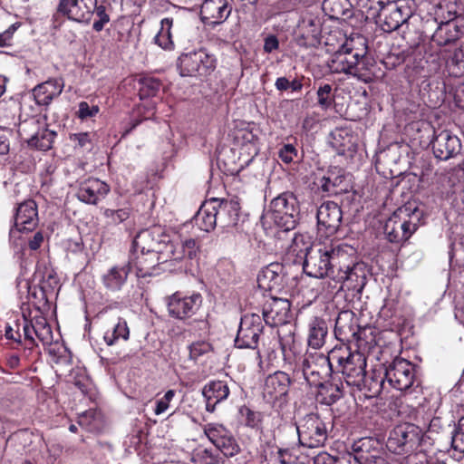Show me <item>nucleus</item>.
<instances>
[{
  "label": "nucleus",
  "mask_w": 464,
  "mask_h": 464,
  "mask_svg": "<svg viewBox=\"0 0 464 464\" xmlns=\"http://www.w3.org/2000/svg\"><path fill=\"white\" fill-rule=\"evenodd\" d=\"M140 96L141 99L145 97L154 96L160 89V82L153 78H145L140 82Z\"/></svg>",
  "instance_id": "5fc2aeb1"
},
{
  "label": "nucleus",
  "mask_w": 464,
  "mask_h": 464,
  "mask_svg": "<svg viewBox=\"0 0 464 464\" xmlns=\"http://www.w3.org/2000/svg\"><path fill=\"white\" fill-rule=\"evenodd\" d=\"M421 212L418 208L405 205L398 208L386 220L384 233L390 242L400 243L409 239L417 230Z\"/></svg>",
  "instance_id": "20e7f679"
},
{
  "label": "nucleus",
  "mask_w": 464,
  "mask_h": 464,
  "mask_svg": "<svg viewBox=\"0 0 464 464\" xmlns=\"http://www.w3.org/2000/svg\"><path fill=\"white\" fill-rule=\"evenodd\" d=\"M412 4L410 0H387L377 15L382 29L392 32L405 24L413 14Z\"/></svg>",
  "instance_id": "1a4fd4ad"
},
{
  "label": "nucleus",
  "mask_w": 464,
  "mask_h": 464,
  "mask_svg": "<svg viewBox=\"0 0 464 464\" xmlns=\"http://www.w3.org/2000/svg\"><path fill=\"white\" fill-rule=\"evenodd\" d=\"M353 39H346L339 49L327 62V66L333 73L351 74L354 61L358 56V49L354 47Z\"/></svg>",
  "instance_id": "f3484780"
},
{
  "label": "nucleus",
  "mask_w": 464,
  "mask_h": 464,
  "mask_svg": "<svg viewBox=\"0 0 464 464\" xmlns=\"http://www.w3.org/2000/svg\"><path fill=\"white\" fill-rule=\"evenodd\" d=\"M316 387H319L318 396L321 399L322 403L326 405H332L336 402L343 396V384L337 382H326L322 383Z\"/></svg>",
  "instance_id": "ea45409f"
},
{
  "label": "nucleus",
  "mask_w": 464,
  "mask_h": 464,
  "mask_svg": "<svg viewBox=\"0 0 464 464\" xmlns=\"http://www.w3.org/2000/svg\"><path fill=\"white\" fill-rule=\"evenodd\" d=\"M68 11V18L77 22L88 20L92 14V8L87 5L85 0H81V2L77 0L72 10Z\"/></svg>",
  "instance_id": "8fccbe9b"
},
{
  "label": "nucleus",
  "mask_w": 464,
  "mask_h": 464,
  "mask_svg": "<svg viewBox=\"0 0 464 464\" xmlns=\"http://www.w3.org/2000/svg\"><path fill=\"white\" fill-rule=\"evenodd\" d=\"M178 68L182 77H205L216 68V58L206 49L183 53L179 57Z\"/></svg>",
  "instance_id": "6e6552de"
},
{
  "label": "nucleus",
  "mask_w": 464,
  "mask_h": 464,
  "mask_svg": "<svg viewBox=\"0 0 464 464\" xmlns=\"http://www.w3.org/2000/svg\"><path fill=\"white\" fill-rule=\"evenodd\" d=\"M174 26L172 17L163 18L160 22V30L156 34L155 44L163 49H170L173 46L171 29Z\"/></svg>",
  "instance_id": "79ce46f5"
},
{
  "label": "nucleus",
  "mask_w": 464,
  "mask_h": 464,
  "mask_svg": "<svg viewBox=\"0 0 464 464\" xmlns=\"http://www.w3.org/2000/svg\"><path fill=\"white\" fill-rule=\"evenodd\" d=\"M463 36L464 24L453 23L451 21H441L436 28L435 32L432 34L430 41L440 49L437 55L445 62L444 56L447 53L456 50L455 48L453 51H450L447 49V47L454 44ZM461 45L462 44L459 46V48Z\"/></svg>",
  "instance_id": "ddd939ff"
},
{
  "label": "nucleus",
  "mask_w": 464,
  "mask_h": 464,
  "mask_svg": "<svg viewBox=\"0 0 464 464\" xmlns=\"http://www.w3.org/2000/svg\"><path fill=\"white\" fill-rule=\"evenodd\" d=\"M34 323V334L36 338L41 341L44 345L50 344L53 342L52 328L44 317L35 318Z\"/></svg>",
  "instance_id": "de8ad7c7"
},
{
  "label": "nucleus",
  "mask_w": 464,
  "mask_h": 464,
  "mask_svg": "<svg viewBox=\"0 0 464 464\" xmlns=\"http://www.w3.org/2000/svg\"><path fill=\"white\" fill-rule=\"evenodd\" d=\"M321 33V19L310 12H304L298 22L296 35L300 44H313Z\"/></svg>",
  "instance_id": "393cba45"
},
{
  "label": "nucleus",
  "mask_w": 464,
  "mask_h": 464,
  "mask_svg": "<svg viewBox=\"0 0 464 464\" xmlns=\"http://www.w3.org/2000/svg\"><path fill=\"white\" fill-rule=\"evenodd\" d=\"M290 385L291 379L289 375L284 372L277 371L266 378L264 396L271 401L285 398Z\"/></svg>",
  "instance_id": "b1692460"
},
{
  "label": "nucleus",
  "mask_w": 464,
  "mask_h": 464,
  "mask_svg": "<svg viewBox=\"0 0 464 464\" xmlns=\"http://www.w3.org/2000/svg\"><path fill=\"white\" fill-rule=\"evenodd\" d=\"M175 394L176 392L174 390L167 391L164 396L156 401L154 413L156 415L164 413L169 408V403L173 400Z\"/></svg>",
  "instance_id": "4d7b16f0"
},
{
  "label": "nucleus",
  "mask_w": 464,
  "mask_h": 464,
  "mask_svg": "<svg viewBox=\"0 0 464 464\" xmlns=\"http://www.w3.org/2000/svg\"><path fill=\"white\" fill-rule=\"evenodd\" d=\"M94 12L98 17V20L93 23L92 28L96 32H101L103 29L105 24L109 23L110 16L107 14L105 6L103 5H96Z\"/></svg>",
  "instance_id": "13d9d810"
},
{
  "label": "nucleus",
  "mask_w": 464,
  "mask_h": 464,
  "mask_svg": "<svg viewBox=\"0 0 464 464\" xmlns=\"http://www.w3.org/2000/svg\"><path fill=\"white\" fill-rule=\"evenodd\" d=\"M129 337L130 329L127 322L122 318H119L117 324L111 329L105 332L103 339L107 345L111 346L121 339L127 341Z\"/></svg>",
  "instance_id": "a19ab883"
},
{
  "label": "nucleus",
  "mask_w": 464,
  "mask_h": 464,
  "mask_svg": "<svg viewBox=\"0 0 464 464\" xmlns=\"http://www.w3.org/2000/svg\"><path fill=\"white\" fill-rule=\"evenodd\" d=\"M230 393L229 387L225 381H211L202 388V395L206 402V411L212 413L216 406L227 400Z\"/></svg>",
  "instance_id": "a878e982"
},
{
  "label": "nucleus",
  "mask_w": 464,
  "mask_h": 464,
  "mask_svg": "<svg viewBox=\"0 0 464 464\" xmlns=\"http://www.w3.org/2000/svg\"><path fill=\"white\" fill-rule=\"evenodd\" d=\"M232 4L228 0H205L200 14L204 23L214 27L224 23L230 15Z\"/></svg>",
  "instance_id": "4be33fe9"
},
{
  "label": "nucleus",
  "mask_w": 464,
  "mask_h": 464,
  "mask_svg": "<svg viewBox=\"0 0 464 464\" xmlns=\"http://www.w3.org/2000/svg\"><path fill=\"white\" fill-rule=\"evenodd\" d=\"M420 430L411 423H402L394 427L389 435L386 446L395 454H404L413 450L420 443Z\"/></svg>",
  "instance_id": "9b49d317"
},
{
  "label": "nucleus",
  "mask_w": 464,
  "mask_h": 464,
  "mask_svg": "<svg viewBox=\"0 0 464 464\" xmlns=\"http://www.w3.org/2000/svg\"><path fill=\"white\" fill-rule=\"evenodd\" d=\"M38 223L37 206L34 200H26L18 205L14 215V227L10 230V237L22 231H32Z\"/></svg>",
  "instance_id": "5701e85b"
},
{
  "label": "nucleus",
  "mask_w": 464,
  "mask_h": 464,
  "mask_svg": "<svg viewBox=\"0 0 464 464\" xmlns=\"http://www.w3.org/2000/svg\"><path fill=\"white\" fill-rule=\"evenodd\" d=\"M34 323L32 321H24V324L23 326L24 331V341L25 343L26 346H29L30 348L36 345L35 339H34Z\"/></svg>",
  "instance_id": "0e129e2a"
},
{
  "label": "nucleus",
  "mask_w": 464,
  "mask_h": 464,
  "mask_svg": "<svg viewBox=\"0 0 464 464\" xmlns=\"http://www.w3.org/2000/svg\"><path fill=\"white\" fill-rule=\"evenodd\" d=\"M434 156L441 160H448L456 157L461 150L459 139L450 131L443 130L435 133L431 140Z\"/></svg>",
  "instance_id": "aec40b11"
},
{
  "label": "nucleus",
  "mask_w": 464,
  "mask_h": 464,
  "mask_svg": "<svg viewBox=\"0 0 464 464\" xmlns=\"http://www.w3.org/2000/svg\"><path fill=\"white\" fill-rule=\"evenodd\" d=\"M103 215L107 219L108 225H119L129 218L130 210L129 208L111 209L106 208L103 211Z\"/></svg>",
  "instance_id": "603ef678"
},
{
  "label": "nucleus",
  "mask_w": 464,
  "mask_h": 464,
  "mask_svg": "<svg viewBox=\"0 0 464 464\" xmlns=\"http://www.w3.org/2000/svg\"><path fill=\"white\" fill-rule=\"evenodd\" d=\"M329 427H332L331 422L325 421L320 415H305L296 426L299 443L311 449L324 446L328 438Z\"/></svg>",
  "instance_id": "0eeeda50"
},
{
  "label": "nucleus",
  "mask_w": 464,
  "mask_h": 464,
  "mask_svg": "<svg viewBox=\"0 0 464 464\" xmlns=\"http://www.w3.org/2000/svg\"><path fill=\"white\" fill-rule=\"evenodd\" d=\"M130 272V262L122 265L112 266L102 276V283L104 288L110 292H118L121 290L127 282Z\"/></svg>",
  "instance_id": "c756f323"
},
{
  "label": "nucleus",
  "mask_w": 464,
  "mask_h": 464,
  "mask_svg": "<svg viewBox=\"0 0 464 464\" xmlns=\"http://www.w3.org/2000/svg\"><path fill=\"white\" fill-rule=\"evenodd\" d=\"M267 217L284 232L294 230L300 219V206L294 192L285 191L274 198Z\"/></svg>",
  "instance_id": "423d86ee"
},
{
  "label": "nucleus",
  "mask_w": 464,
  "mask_h": 464,
  "mask_svg": "<svg viewBox=\"0 0 464 464\" xmlns=\"http://www.w3.org/2000/svg\"><path fill=\"white\" fill-rule=\"evenodd\" d=\"M70 140L79 148H84L91 143L88 132L73 133L70 136Z\"/></svg>",
  "instance_id": "338daca9"
},
{
  "label": "nucleus",
  "mask_w": 464,
  "mask_h": 464,
  "mask_svg": "<svg viewBox=\"0 0 464 464\" xmlns=\"http://www.w3.org/2000/svg\"><path fill=\"white\" fill-rule=\"evenodd\" d=\"M332 353L329 356L322 353H306L302 360L300 370L304 380L310 386L320 384L322 374L325 373L328 368L333 366Z\"/></svg>",
  "instance_id": "4468645a"
},
{
  "label": "nucleus",
  "mask_w": 464,
  "mask_h": 464,
  "mask_svg": "<svg viewBox=\"0 0 464 464\" xmlns=\"http://www.w3.org/2000/svg\"><path fill=\"white\" fill-rule=\"evenodd\" d=\"M201 303L200 294L194 293L188 295L181 292H176L168 297L167 307L171 317L183 320L195 314Z\"/></svg>",
  "instance_id": "2eb2a0df"
},
{
  "label": "nucleus",
  "mask_w": 464,
  "mask_h": 464,
  "mask_svg": "<svg viewBox=\"0 0 464 464\" xmlns=\"http://www.w3.org/2000/svg\"><path fill=\"white\" fill-rule=\"evenodd\" d=\"M332 85L325 83L324 85H321L316 92L317 95V102L318 105L322 110H328L333 102H334V97L332 95Z\"/></svg>",
  "instance_id": "3c124183"
},
{
  "label": "nucleus",
  "mask_w": 464,
  "mask_h": 464,
  "mask_svg": "<svg viewBox=\"0 0 464 464\" xmlns=\"http://www.w3.org/2000/svg\"><path fill=\"white\" fill-rule=\"evenodd\" d=\"M445 70L450 76L461 77L464 75V44L454 52L444 56Z\"/></svg>",
  "instance_id": "4c0bfd02"
},
{
  "label": "nucleus",
  "mask_w": 464,
  "mask_h": 464,
  "mask_svg": "<svg viewBox=\"0 0 464 464\" xmlns=\"http://www.w3.org/2000/svg\"><path fill=\"white\" fill-rule=\"evenodd\" d=\"M263 314L271 324H285L291 318V304L285 298H273L264 308Z\"/></svg>",
  "instance_id": "cd10ccee"
},
{
  "label": "nucleus",
  "mask_w": 464,
  "mask_h": 464,
  "mask_svg": "<svg viewBox=\"0 0 464 464\" xmlns=\"http://www.w3.org/2000/svg\"><path fill=\"white\" fill-rule=\"evenodd\" d=\"M440 13L445 21L464 24V5L458 0H445L440 5Z\"/></svg>",
  "instance_id": "58836bf2"
},
{
  "label": "nucleus",
  "mask_w": 464,
  "mask_h": 464,
  "mask_svg": "<svg viewBox=\"0 0 464 464\" xmlns=\"http://www.w3.org/2000/svg\"><path fill=\"white\" fill-rule=\"evenodd\" d=\"M384 382V378L380 375L373 373L372 376L367 377L364 375V383L360 387H356L358 390H366L371 393V396H377L381 393Z\"/></svg>",
  "instance_id": "09e8293b"
},
{
  "label": "nucleus",
  "mask_w": 464,
  "mask_h": 464,
  "mask_svg": "<svg viewBox=\"0 0 464 464\" xmlns=\"http://www.w3.org/2000/svg\"><path fill=\"white\" fill-rule=\"evenodd\" d=\"M364 460L365 457L362 455L346 452L337 459L336 464H362Z\"/></svg>",
  "instance_id": "69168bd1"
},
{
  "label": "nucleus",
  "mask_w": 464,
  "mask_h": 464,
  "mask_svg": "<svg viewBox=\"0 0 464 464\" xmlns=\"http://www.w3.org/2000/svg\"><path fill=\"white\" fill-rule=\"evenodd\" d=\"M21 26L20 22L14 23L5 32L0 33V47L12 45V38L15 31Z\"/></svg>",
  "instance_id": "e2e57ef3"
},
{
  "label": "nucleus",
  "mask_w": 464,
  "mask_h": 464,
  "mask_svg": "<svg viewBox=\"0 0 464 464\" xmlns=\"http://www.w3.org/2000/svg\"><path fill=\"white\" fill-rule=\"evenodd\" d=\"M99 107L97 105L90 106L87 102H81L79 103V109L77 115L81 120H86L95 116L99 112Z\"/></svg>",
  "instance_id": "680f3d73"
},
{
  "label": "nucleus",
  "mask_w": 464,
  "mask_h": 464,
  "mask_svg": "<svg viewBox=\"0 0 464 464\" xmlns=\"http://www.w3.org/2000/svg\"><path fill=\"white\" fill-rule=\"evenodd\" d=\"M285 267L281 263H271L264 267L257 276L259 288L265 291L280 292L285 283Z\"/></svg>",
  "instance_id": "412c9836"
},
{
  "label": "nucleus",
  "mask_w": 464,
  "mask_h": 464,
  "mask_svg": "<svg viewBox=\"0 0 464 464\" xmlns=\"http://www.w3.org/2000/svg\"><path fill=\"white\" fill-rule=\"evenodd\" d=\"M236 140L241 145V150H245L250 157H255L258 153L257 137L247 130H240Z\"/></svg>",
  "instance_id": "37998d69"
},
{
  "label": "nucleus",
  "mask_w": 464,
  "mask_h": 464,
  "mask_svg": "<svg viewBox=\"0 0 464 464\" xmlns=\"http://www.w3.org/2000/svg\"><path fill=\"white\" fill-rule=\"evenodd\" d=\"M360 44L363 46L361 50H358V56L353 65L351 75L357 79L368 83L373 81L375 77L374 63L372 59L366 56V46L365 40L362 37H358Z\"/></svg>",
  "instance_id": "2f4dec72"
},
{
  "label": "nucleus",
  "mask_w": 464,
  "mask_h": 464,
  "mask_svg": "<svg viewBox=\"0 0 464 464\" xmlns=\"http://www.w3.org/2000/svg\"><path fill=\"white\" fill-rule=\"evenodd\" d=\"M136 252L159 254L163 261H182L197 256L199 246L193 238L185 239L175 245L160 227H153L140 231L133 240Z\"/></svg>",
  "instance_id": "f257e3e1"
},
{
  "label": "nucleus",
  "mask_w": 464,
  "mask_h": 464,
  "mask_svg": "<svg viewBox=\"0 0 464 464\" xmlns=\"http://www.w3.org/2000/svg\"><path fill=\"white\" fill-rule=\"evenodd\" d=\"M347 244L337 240L328 239L315 245L307 251L303 269L304 273L314 278L330 277L333 280L334 270H337V263L341 260L342 253H344Z\"/></svg>",
  "instance_id": "f03ea898"
},
{
  "label": "nucleus",
  "mask_w": 464,
  "mask_h": 464,
  "mask_svg": "<svg viewBox=\"0 0 464 464\" xmlns=\"http://www.w3.org/2000/svg\"><path fill=\"white\" fill-rule=\"evenodd\" d=\"M278 157L285 163H291L297 157V150L292 144H285L278 151Z\"/></svg>",
  "instance_id": "052dcab7"
},
{
  "label": "nucleus",
  "mask_w": 464,
  "mask_h": 464,
  "mask_svg": "<svg viewBox=\"0 0 464 464\" xmlns=\"http://www.w3.org/2000/svg\"><path fill=\"white\" fill-rule=\"evenodd\" d=\"M451 450L454 459L459 460L464 453V417L458 423V426L452 432Z\"/></svg>",
  "instance_id": "a18cd8bd"
},
{
  "label": "nucleus",
  "mask_w": 464,
  "mask_h": 464,
  "mask_svg": "<svg viewBox=\"0 0 464 464\" xmlns=\"http://www.w3.org/2000/svg\"><path fill=\"white\" fill-rule=\"evenodd\" d=\"M194 464H224L225 459L208 449H198L192 455Z\"/></svg>",
  "instance_id": "49530a36"
},
{
  "label": "nucleus",
  "mask_w": 464,
  "mask_h": 464,
  "mask_svg": "<svg viewBox=\"0 0 464 464\" xmlns=\"http://www.w3.org/2000/svg\"><path fill=\"white\" fill-rule=\"evenodd\" d=\"M63 87L62 79H49L33 89V96L38 105H49L62 93Z\"/></svg>",
  "instance_id": "473e14b6"
},
{
  "label": "nucleus",
  "mask_w": 464,
  "mask_h": 464,
  "mask_svg": "<svg viewBox=\"0 0 464 464\" xmlns=\"http://www.w3.org/2000/svg\"><path fill=\"white\" fill-rule=\"evenodd\" d=\"M189 358L197 361L201 356H204L212 352V345L206 341H197L188 346Z\"/></svg>",
  "instance_id": "864d4df0"
},
{
  "label": "nucleus",
  "mask_w": 464,
  "mask_h": 464,
  "mask_svg": "<svg viewBox=\"0 0 464 464\" xmlns=\"http://www.w3.org/2000/svg\"><path fill=\"white\" fill-rule=\"evenodd\" d=\"M332 359L349 386L360 387L364 383L367 357L351 348L340 347L332 351Z\"/></svg>",
  "instance_id": "39448f33"
},
{
  "label": "nucleus",
  "mask_w": 464,
  "mask_h": 464,
  "mask_svg": "<svg viewBox=\"0 0 464 464\" xmlns=\"http://www.w3.org/2000/svg\"><path fill=\"white\" fill-rule=\"evenodd\" d=\"M240 206L237 200H219L216 203L218 220L221 227L236 226L238 220Z\"/></svg>",
  "instance_id": "c9c22d12"
},
{
  "label": "nucleus",
  "mask_w": 464,
  "mask_h": 464,
  "mask_svg": "<svg viewBox=\"0 0 464 464\" xmlns=\"http://www.w3.org/2000/svg\"><path fill=\"white\" fill-rule=\"evenodd\" d=\"M160 255L155 253H140V255L136 257L134 266L143 276L152 275L159 266H165L161 268L164 271H171L173 269L171 266H175L177 261H163V259L160 258Z\"/></svg>",
  "instance_id": "72a5a7b5"
},
{
  "label": "nucleus",
  "mask_w": 464,
  "mask_h": 464,
  "mask_svg": "<svg viewBox=\"0 0 464 464\" xmlns=\"http://www.w3.org/2000/svg\"><path fill=\"white\" fill-rule=\"evenodd\" d=\"M337 181H341L340 177H334V179L332 176H324L321 179V188L323 191L327 192L331 195H336L340 192L336 188L337 187Z\"/></svg>",
  "instance_id": "bf43d9fd"
},
{
  "label": "nucleus",
  "mask_w": 464,
  "mask_h": 464,
  "mask_svg": "<svg viewBox=\"0 0 464 464\" xmlns=\"http://www.w3.org/2000/svg\"><path fill=\"white\" fill-rule=\"evenodd\" d=\"M204 434L221 452L222 457L232 458L240 452V446L232 432L223 424L211 422L203 427Z\"/></svg>",
  "instance_id": "f8f14e48"
},
{
  "label": "nucleus",
  "mask_w": 464,
  "mask_h": 464,
  "mask_svg": "<svg viewBox=\"0 0 464 464\" xmlns=\"http://www.w3.org/2000/svg\"><path fill=\"white\" fill-rule=\"evenodd\" d=\"M304 246L305 243L304 236L294 233L293 237H291V245L289 246V248H291L293 252H301L303 251V246Z\"/></svg>",
  "instance_id": "774afa93"
},
{
  "label": "nucleus",
  "mask_w": 464,
  "mask_h": 464,
  "mask_svg": "<svg viewBox=\"0 0 464 464\" xmlns=\"http://www.w3.org/2000/svg\"><path fill=\"white\" fill-rule=\"evenodd\" d=\"M216 203L218 198L204 203L195 215V223L202 231L213 230L218 222Z\"/></svg>",
  "instance_id": "e433bc0d"
},
{
  "label": "nucleus",
  "mask_w": 464,
  "mask_h": 464,
  "mask_svg": "<svg viewBox=\"0 0 464 464\" xmlns=\"http://www.w3.org/2000/svg\"><path fill=\"white\" fill-rule=\"evenodd\" d=\"M377 345L375 331L370 327L358 328L357 331L353 332L352 339L349 340V345L346 348H351L362 355L368 356L369 353Z\"/></svg>",
  "instance_id": "c85d7f7f"
},
{
  "label": "nucleus",
  "mask_w": 464,
  "mask_h": 464,
  "mask_svg": "<svg viewBox=\"0 0 464 464\" xmlns=\"http://www.w3.org/2000/svg\"><path fill=\"white\" fill-rule=\"evenodd\" d=\"M29 126L32 129H38L37 131L26 140L28 146L40 150H48L52 148L56 132L45 127L39 129V121L32 120L20 127L19 131H25L24 127Z\"/></svg>",
  "instance_id": "7c9ffc66"
},
{
  "label": "nucleus",
  "mask_w": 464,
  "mask_h": 464,
  "mask_svg": "<svg viewBox=\"0 0 464 464\" xmlns=\"http://www.w3.org/2000/svg\"><path fill=\"white\" fill-rule=\"evenodd\" d=\"M109 190V186L105 182L92 178L81 183L77 197L84 203L96 204L107 195Z\"/></svg>",
  "instance_id": "bb28decb"
},
{
  "label": "nucleus",
  "mask_w": 464,
  "mask_h": 464,
  "mask_svg": "<svg viewBox=\"0 0 464 464\" xmlns=\"http://www.w3.org/2000/svg\"><path fill=\"white\" fill-rule=\"evenodd\" d=\"M355 249L347 245L344 253L341 255V260L337 263V270H334L333 280L335 285L334 288L339 290L343 288L344 284L348 289H352L361 293L366 285L367 271L364 263L357 262L355 256Z\"/></svg>",
  "instance_id": "7ed1b4c3"
},
{
  "label": "nucleus",
  "mask_w": 464,
  "mask_h": 464,
  "mask_svg": "<svg viewBox=\"0 0 464 464\" xmlns=\"http://www.w3.org/2000/svg\"><path fill=\"white\" fill-rule=\"evenodd\" d=\"M243 415H245V423L247 427L252 429L259 428L262 420V415L258 411H254L249 408H244L241 410Z\"/></svg>",
  "instance_id": "6e6d98bb"
},
{
  "label": "nucleus",
  "mask_w": 464,
  "mask_h": 464,
  "mask_svg": "<svg viewBox=\"0 0 464 464\" xmlns=\"http://www.w3.org/2000/svg\"><path fill=\"white\" fill-rule=\"evenodd\" d=\"M414 379V366L401 358L395 359L385 370V380L398 391H406L411 388Z\"/></svg>",
  "instance_id": "dca6fc26"
},
{
  "label": "nucleus",
  "mask_w": 464,
  "mask_h": 464,
  "mask_svg": "<svg viewBox=\"0 0 464 464\" xmlns=\"http://www.w3.org/2000/svg\"><path fill=\"white\" fill-rule=\"evenodd\" d=\"M316 218L319 231L333 236L341 226L343 212L337 203L326 201L318 208Z\"/></svg>",
  "instance_id": "6ab92c4d"
},
{
  "label": "nucleus",
  "mask_w": 464,
  "mask_h": 464,
  "mask_svg": "<svg viewBox=\"0 0 464 464\" xmlns=\"http://www.w3.org/2000/svg\"><path fill=\"white\" fill-rule=\"evenodd\" d=\"M328 334V325L324 319L314 316L310 319L307 324V343L308 346L318 350L325 343Z\"/></svg>",
  "instance_id": "f704fd0d"
},
{
  "label": "nucleus",
  "mask_w": 464,
  "mask_h": 464,
  "mask_svg": "<svg viewBox=\"0 0 464 464\" xmlns=\"http://www.w3.org/2000/svg\"><path fill=\"white\" fill-rule=\"evenodd\" d=\"M264 324L259 314H247L241 317L235 345L240 349H257L259 339L263 334Z\"/></svg>",
  "instance_id": "9d476101"
},
{
  "label": "nucleus",
  "mask_w": 464,
  "mask_h": 464,
  "mask_svg": "<svg viewBox=\"0 0 464 464\" xmlns=\"http://www.w3.org/2000/svg\"><path fill=\"white\" fill-rule=\"evenodd\" d=\"M264 349L263 351L258 350L257 356L261 358L262 356H266L269 361H273L276 356V350L280 347L284 360L286 364L293 366L294 369L300 368L302 365V360L304 355L301 354V351L294 342L292 344L287 345L286 343H281L277 338H273L266 344L263 343Z\"/></svg>",
  "instance_id": "a211bd4d"
},
{
  "label": "nucleus",
  "mask_w": 464,
  "mask_h": 464,
  "mask_svg": "<svg viewBox=\"0 0 464 464\" xmlns=\"http://www.w3.org/2000/svg\"><path fill=\"white\" fill-rule=\"evenodd\" d=\"M348 0H324L322 8L330 18L339 19L349 11Z\"/></svg>",
  "instance_id": "c03bdc74"
}]
</instances>
